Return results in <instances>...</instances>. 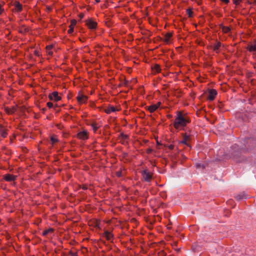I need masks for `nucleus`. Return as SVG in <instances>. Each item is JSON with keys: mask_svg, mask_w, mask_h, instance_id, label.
Segmentation results:
<instances>
[{"mask_svg": "<svg viewBox=\"0 0 256 256\" xmlns=\"http://www.w3.org/2000/svg\"><path fill=\"white\" fill-rule=\"evenodd\" d=\"M191 122V120L187 113L183 110L176 112V116L173 122L174 128L178 130H184L185 128Z\"/></svg>", "mask_w": 256, "mask_h": 256, "instance_id": "obj_1", "label": "nucleus"}, {"mask_svg": "<svg viewBox=\"0 0 256 256\" xmlns=\"http://www.w3.org/2000/svg\"><path fill=\"white\" fill-rule=\"evenodd\" d=\"M242 150L238 144H234L230 147L228 153L226 155V157L228 158H232L238 162V158L240 157Z\"/></svg>", "mask_w": 256, "mask_h": 256, "instance_id": "obj_2", "label": "nucleus"}, {"mask_svg": "<svg viewBox=\"0 0 256 256\" xmlns=\"http://www.w3.org/2000/svg\"><path fill=\"white\" fill-rule=\"evenodd\" d=\"M86 26L90 30H94L97 28L98 24L92 18H88L84 21Z\"/></svg>", "mask_w": 256, "mask_h": 256, "instance_id": "obj_3", "label": "nucleus"}, {"mask_svg": "<svg viewBox=\"0 0 256 256\" xmlns=\"http://www.w3.org/2000/svg\"><path fill=\"white\" fill-rule=\"evenodd\" d=\"M142 176L144 181L150 182L152 179L153 173L148 169H144L142 172Z\"/></svg>", "mask_w": 256, "mask_h": 256, "instance_id": "obj_4", "label": "nucleus"}, {"mask_svg": "<svg viewBox=\"0 0 256 256\" xmlns=\"http://www.w3.org/2000/svg\"><path fill=\"white\" fill-rule=\"evenodd\" d=\"M120 143L124 146H127L129 144L130 136L128 135L121 132L118 136Z\"/></svg>", "mask_w": 256, "mask_h": 256, "instance_id": "obj_5", "label": "nucleus"}, {"mask_svg": "<svg viewBox=\"0 0 256 256\" xmlns=\"http://www.w3.org/2000/svg\"><path fill=\"white\" fill-rule=\"evenodd\" d=\"M14 6V8L12 11L14 12H16L18 13H20L22 12L23 8L22 5L18 1H14L12 4Z\"/></svg>", "mask_w": 256, "mask_h": 256, "instance_id": "obj_6", "label": "nucleus"}, {"mask_svg": "<svg viewBox=\"0 0 256 256\" xmlns=\"http://www.w3.org/2000/svg\"><path fill=\"white\" fill-rule=\"evenodd\" d=\"M48 98L51 100L58 102L62 99L60 96H59L58 92H54L48 95Z\"/></svg>", "mask_w": 256, "mask_h": 256, "instance_id": "obj_7", "label": "nucleus"}, {"mask_svg": "<svg viewBox=\"0 0 256 256\" xmlns=\"http://www.w3.org/2000/svg\"><path fill=\"white\" fill-rule=\"evenodd\" d=\"M182 140H181L180 143L182 144L186 145L190 147L189 144V142L190 140V135L187 134L186 133L182 134Z\"/></svg>", "mask_w": 256, "mask_h": 256, "instance_id": "obj_8", "label": "nucleus"}, {"mask_svg": "<svg viewBox=\"0 0 256 256\" xmlns=\"http://www.w3.org/2000/svg\"><path fill=\"white\" fill-rule=\"evenodd\" d=\"M2 178L6 182H10L15 181L16 180L17 176L12 174H7L4 175Z\"/></svg>", "mask_w": 256, "mask_h": 256, "instance_id": "obj_9", "label": "nucleus"}, {"mask_svg": "<svg viewBox=\"0 0 256 256\" xmlns=\"http://www.w3.org/2000/svg\"><path fill=\"white\" fill-rule=\"evenodd\" d=\"M208 99L209 100L212 101L215 99L218 93L216 90L214 89H209L208 90Z\"/></svg>", "mask_w": 256, "mask_h": 256, "instance_id": "obj_10", "label": "nucleus"}, {"mask_svg": "<svg viewBox=\"0 0 256 256\" xmlns=\"http://www.w3.org/2000/svg\"><path fill=\"white\" fill-rule=\"evenodd\" d=\"M17 110V106H12L10 108L6 106L4 107V112L8 114H14Z\"/></svg>", "mask_w": 256, "mask_h": 256, "instance_id": "obj_11", "label": "nucleus"}, {"mask_svg": "<svg viewBox=\"0 0 256 256\" xmlns=\"http://www.w3.org/2000/svg\"><path fill=\"white\" fill-rule=\"evenodd\" d=\"M246 48L250 52H256V40H254L252 42L248 44Z\"/></svg>", "mask_w": 256, "mask_h": 256, "instance_id": "obj_12", "label": "nucleus"}, {"mask_svg": "<svg viewBox=\"0 0 256 256\" xmlns=\"http://www.w3.org/2000/svg\"><path fill=\"white\" fill-rule=\"evenodd\" d=\"M8 129L4 128V126L0 124V135L2 138H6L8 136Z\"/></svg>", "mask_w": 256, "mask_h": 256, "instance_id": "obj_13", "label": "nucleus"}, {"mask_svg": "<svg viewBox=\"0 0 256 256\" xmlns=\"http://www.w3.org/2000/svg\"><path fill=\"white\" fill-rule=\"evenodd\" d=\"M102 236L105 238L106 240L112 242L114 240L113 234L108 230L104 231L102 234Z\"/></svg>", "mask_w": 256, "mask_h": 256, "instance_id": "obj_14", "label": "nucleus"}, {"mask_svg": "<svg viewBox=\"0 0 256 256\" xmlns=\"http://www.w3.org/2000/svg\"><path fill=\"white\" fill-rule=\"evenodd\" d=\"M76 24V20L74 19L70 20V24L69 26V29L68 30V34H72L74 31V28Z\"/></svg>", "mask_w": 256, "mask_h": 256, "instance_id": "obj_15", "label": "nucleus"}, {"mask_svg": "<svg viewBox=\"0 0 256 256\" xmlns=\"http://www.w3.org/2000/svg\"><path fill=\"white\" fill-rule=\"evenodd\" d=\"M152 71L154 74L160 73L161 72V68L160 65L158 64H154L152 66Z\"/></svg>", "mask_w": 256, "mask_h": 256, "instance_id": "obj_16", "label": "nucleus"}, {"mask_svg": "<svg viewBox=\"0 0 256 256\" xmlns=\"http://www.w3.org/2000/svg\"><path fill=\"white\" fill-rule=\"evenodd\" d=\"M172 36V32H167L164 36L163 41L166 44H169L170 42L171 38Z\"/></svg>", "mask_w": 256, "mask_h": 256, "instance_id": "obj_17", "label": "nucleus"}, {"mask_svg": "<svg viewBox=\"0 0 256 256\" xmlns=\"http://www.w3.org/2000/svg\"><path fill=\"white\" fill-rule=\"evenodd\" d=\"M88 137V132L86 130L81 128V140H86Z\"/></svg>", "mask_w": 256, "mask_h": 256, "instance_id": "obj_18", "label": "nucleus"}, {"mask_svg": "<svg viewBox=\"0 0 256 256\" xmlns=\"http://www.w3.org/2000/svg\"><path fill=\"white\" fill-rule=\"evenodd\" d=\"M118 110L116 108L112 105H108V106L104 110V112L107 114H110L112 112H115Z\"/></svg>", "mask_w": 256, "mask_h": 256, "instance_id": "obj_19", "label": "nucleus"}, {"mask_svg": "<svg viewBox=\"0 0 256 256\" xmlns=\"http://www.w3.org/2000/svg\"><path fill=\"white\" fill-rule=\"evenodd\" d=\"M88 224L90 226L99 228L100 224V221L98 220L94 219L90 222Z\"/></svg>", "mask_w": 256, "mask_h": 256, "instance_id": "obj_20", "label": "nucleus"}, {"mask_svg": "<svg viewBox=\"0 0 256 256\" xmlns=\"http://www.w3.org/2000/svg\"><path fill=\"white\" fill-rule=\"evenodd\" d=\"M234 198L237 200H241L243 199H246L248 198V196L244 192H240L238 194H236L235 196H234Z\"/></svg>", "mask_w": 256, "mask_h": 256, "instance_id": "obj_21", "label": "nucleus"}, {"mask_svg": "<svg viewBox=\"0 0 256 256\" xmlns=\"http://www.w3.org/2000/svg\"><path fill=\"white\" fill-rule=\"evenodd\" d=\"M220 28L222 29L224 34H230L231 33L232 28L229 26H226L222 24L220 25Z\"/></svg>", "mask_w": 256, "mask_h": 256, "instance_id": "obj_22", "label": "nucleus"}, {"mask_svg": "<svg viewBox=\"0 0 256 256\" xmlns=\"http://www.w3.org/2000/svg\"><path fill=\"white\" fill-rule=\"evenodd\" d=\"M222 44L220 42H216L213 46V50L216 53L218 54L220 52V49L222 46Z\"/></svg>", "mask_w": 256, "mask_h": 256, "instance_id": "obj_23", "label": "nucleus"}, {"mask_svg": "<svg viewBox=\"0 0 256 256\" xmlns=\"http://www.w3.org/2000/svg\"><path fill=\"white\" fill-rule=\"evenodd\" d=\"M145 108L150 113H153L158 109L156 105H155L154 104H152L149 106H146Z\"/></svg>", "mask_w": 256, "mask_h": 256, "instance_id": "obj_24", "label": "nucleus"}, {"mask_svg": "<svg viewBox=\"0 0 256 256\" xmlns=\"http://www.w3.org/2000/svg\"><path fill=\"white\" fill-rule=\"evenodd\" d=\"M50 144L54 146L59 142V140L58 136L55 134H52L50 136Z\"/></svg>", "mask_w": 256, "mask_h": 256, "instance_id": "obj_25", "label": "nucleus"}, {"mask_svg": "<svg viewBox=\"0 0 256 256\" xmlns=\"http://www.w3.org/2000/svg\"><path fill=\"white\" fill-rule=\"evenodd\" d=\"M54 47V44H50V45L46 46V52L47 54H48L50 56H52L53 54V52L52 51V49Z\"/></svg>", "mask_w": 256, "mask_h": 256, "instance_id": "obj_26", "label": "nucleus"}, {"mask_svg": "<svg viewBox=\"0 0 256 256\" xmlns=\"http://www.w3.org/2000/svg\"><path fill=\"white\" fill-rule=\"evenodd\" d=\"M54 232V229L52 228H49L47 230H44L42 232V236H46L49 234H52Z\"/></svg>", "mask_w": 256, "mask_h": 256, "instance_id": "obj_27", "label": "nucleus"}, {"mask_svg": "<svg viewBox=\"0 0 256 256\" xmlns=\"http://www.w3.org/2000/svg\"><path fill=\"white\" fill-rule=\"evenodd\" d=\"M90 125H91L92 128L94 132H96L100 126V124H98L96 122H93L90 124Z\"/></svg>", "mask_w": 256, "mask_h": 256, "instance_id": "obj_28", "label": "nucleus"}, {"mask_svg": "<svg viewBox=\"0 0 256 256\" xmlns=\"http://www.w3.org/2000/svg\"><path fill=\"white\" fill-rule=\"evenodd\" d=\"M5 4V2L3 1L0 2V16H2L4 12V6Z\"/></svg>", "mask_w": 256, "mask_h": 256, "instance_id": "obj_29", "label": "nucleus"}, {"mask_svg": "<svg viewBox=\"0 0 256 256\" xmlns=\"http://www.w3.org/2000/svg\"><path fill=\"white\" fill-rule=\"evenodd\" d=\"M88 98L87 96H84L81 94V104L82 103H85L87 101Z\"/></svg>", "mask_w": 256, "mask_h": 256, "instance_id": "obj_30", "label": "nucleus"}, {"mask_svg": "<svg viewBox=\"0 0 256 256\" xmlns=\"http://www.w3.org/2000/svg\"><path fill=\"white\" fill-rule=\"evenodd\" d=\"M196 166L197 168L204 169V168H205L206 166L203 163H197V164H196Z\"/></svg>", "mask_w": 256, "mask_h": 256, "instance_id": "obj_31", "label": "nucleus"}, {"mask_svg": "<svg viewBox=\"0 0 256 256\" xmlns=\"http://www.w3.org/2000/svg\"><path fill=\"white\" fill-rule=\"evenodd\" d=\"M116 175L118 178H120L122 176V168L116 172Z\"/></svg>", "mask_w": 256, "mask_h": 256, "instance_id": "obj_32", "label": "nucleus"}, {"mask_svg": "<svg viewBox=\"0 0 256 256\" xmlns=\"http://www.w3.org/2000/svg\"><path fill=\"white\" fill-rule=\"evenodd\" d=\"M164 146L166 148H168L170 150H172L174 149V145L173 144H165Z\"/></svg>", "mask_w": 256, "mask_h": 256, "instance_id": "obj_33", "label": "nucleus"}, {"mask_svg": "<svg viewBox=\"0 0 256 256\" xmlns=\"http://www.w3.org/2000/svg\"><path fill=\"white\" fill-rule=\"evenodd\" d=\"M16 138V134H13L12 136H10V142L12 143L14 142V140Z\"/></svg>", "mask_w": 256, "mask_h": 256, "instance_id": "obj_34", "label": "nucleus"}, {"mask_svg": "<svg viewBox=\"0 0 256 256\" xmlns=\"http://www.w3.org/2000/svg\"><path fill=\"white\" fill-rule=\"evenodd\" d=\"M187 14H188V17L191 18L192 16L193 12L191 9H188L186 10Z\"/></svg>", "mask_w": 256, "mask_h": 256, "instance_id": "obj_35", "label": "nucleus"}, {"mask_svg": "<svg viewBox=\"0 0 256 256\" xmlns=\"http://www.w3.org/2000/svg\"><path fill=\"white\" fill-rule=\"evenodd\" d=\"M158 256H166V254L164 250H162L158 252Z\"/></svg>", "mask_w": 256, "mask_h": 256, "instance_id": "obj_36", "label": "nucleus"}, {"mask_svg": "<svg viewBox=\"0 0 256 256\" xmlns=\"http://www.w3.org/2000/svg\"><path fill=\"white\" fill-rule=\"evenodd\" d=\"M46 106H47L49 108H52L54 106V104H53V103L52 102H48L46 103Z\"/></svg>", "mask_w": 256, "mask_h": 256, "instance_id": "obj_37", "label": "nucleus"}, {"mask_svg": "<svg viewBox=\"0 0 256 256\" xmlns=\"http://www.w3.org/2000/svg\"><path fill=\"white\" fill-rule=\"evenodd\" d=\"M242 0H233V2L236 6L239 5Z\"/></svg>", "mask_w": 256, "mask_h": 256, "instance_id": "obj_38", "label": "nucleus"}, {"mask_svg": "<svg viewBox=\"0 0 256 256\" xmlns=\"http://www.w3.org/2000/svg\"><path fill=\"white\" fill-rule=\"evenodd\" d=\"M82 188L83 190H88V189H90V186H88V185H86V184H84V185H83L82 186Z\"/></svg>", "mask_w": 256, "mask_h": 256, "instance_id": "obj_39", "label": "nucleus"}, {"mask_svg": "<svg viewBox=\"0 0 256 256\" xmlns=\"http://www.w3.org/2000/svg\"><path fill=\"white\" fill-rule=\"evenodd\" d=\"M56 128L59 129V130H62L63 128H64V126L62 124H57L56 126Z\"/></svg>", "mask_w": 256, "mask_h": 256, "instance_id": "obj_40", "label": "nucleus"}, {"mask_svg": "<svg viewBox=\"0 0 256 256\" xmlns=\"http://www.w3.org/2000/svg\"><path fill=\"white\" fill-rule=\"evenodd\" d=\"M77 101L78 103H80V91H79L78 93V95L76 97Z\"/></svg>", "mask_w": 256, "mask_h": 256, "instance_id": "obj_41", "label": "nucleus"}, {"mask_svg": "<svg viewBox=\"0 0 256 256\" xmlns=\"http://www.w3.org/2000/svg\"><path fill=\"white\" fill-rule=\"evenodd\" d=\"M172 223L170 222L169 223L166 225V228L168 230H170L172 228Z\"/></svg>", "mask_w": 256, "mask_h": 256, "instance_id": "obj_42", "label": "nucleus"}, {"mask_svg": "<svg viewBox=\"0 0 256 256\" xmlns=\"http://www.w3.org/2000/svg\"><path fill=\"white\" fill-rule=\"evenodd\" d=\"M152 152V149L151 148H148L146 150V152L147 154H150Z\"/></svg>", "mask_w": 256, "mask_h": 256, "instance_id": "obj_43", "label": "nucleus"}, {"mask_svg": "<svg viewBox=\"0 0 256 256\" xmlns=\"http://www.w3.org/2000/svg\"><path fill=\"white\" fill-rule=\"evenodd\" d=\"M34 55L35 56H40V52L38 50H34Z\"/></svg>", "mask_w": 256, "mask_h": 256, "instance_id": "obj_44", "label": "nucleus"}, {"mask_svg": "<svg viewBox=\"0 0 256 256\" xmlns=\"http://www.w3.org/2000/svg\"><path fill=\"white\" fill-rule=\"evenodd\" d=\"M46 8L48 12H51L52 10V8L50 6H47Z\"/></svg>", "mask_w": 256, "mask_h": 256, "instance_id": "obj_45", "label": "nucleus"}, {"mask_svg": "<svg viewBox=\"0 0 256 256\" xmlns=\"http://www.w3.org/2000/svg\"><path fill=\"white\" fill-rule=\"evenodd\" d=\"M76 254H77V253H76H76H75V252H70V256H76Z\"/></svg>", "mask_w": 256, "mask_h": 256, "instance_id": "obj_46", "label": "nucleus"}, {"mask_svg": "<svg viewBox=\"0 0 256 256\" xmlns=\"http://www.w3.org/2000/svg\"><path fill=\"white\" fill-rule=\"evenodd\" d=\"M156 105L158 108L162 104V102H158L156 104H154Z\"/></svg>", "mask_w": 256, "mask_h": 256, "instance_id": "obj_47", "label": "nucleus"}, {"mask_svg": "<svg viewBox=\"0 0 256 256\" xmlns=\"http://www.w3.org/2000/svg\"><path fill=\"white\" fill-rule=\"evenodd\" d=\"M220 0L226 4H228L230 2L229 0Z\"/></svg>", "mask_w": 256, "mask_h": 256, "instance_id": "obj_48", "label": "nucleus"}, {"mask_svg": "<svg viewBox=\"0 0 256 256\" xmlns=\"http://www.w3.org/2000/svg\"><path fill=\"white\" fill-rule=\"evenodd\" d=\"M80 250H81V252H84L85 250H86V248H84V247H82V246H81Z\"/></svg>", "mask_w": 256, "mask_h": 256, "instance_id": "obj_49", "label": "nucleus"}, {"mask_svg": "<svg viewBox=\"0 0 256 256\" xmlns=\"http://www.w3.org/2000/svg\"><path fill=\"white\" fill-rule=\"evenodd\" d=\"M70 116L69 115V114H66V116H64V118H70Z\"/></svg>", "mask_w": 256, "mask_h": 256, "instance_id": "obj_50", "label": "nucleus"}, {"mask_svg": "<svg viewBox=\"0 0 256 256\" xmlns=\"http://www.w3.org/2000/svg\"><path fill=\"white\" fill-rule=\"evenodd\" d=\"M77 138H80V132L77 133Z\"/></svg>", "mask_w": 256, "mask_h": 256, "instance_id": "obj_51", "label": "nucleus"}, {"mask_svg": "<svg viewBox=\"0 0 256 256\" xmlns=\"http://www.w3.org/2000/svg\"><path fill=\"white\" fill-rule=\"evenodd\" d=\"M84 14L82 12H81V16H80L81 20L84 18Z\"/></svg>", "mask_w": 256, "mask_h": 256, "instance_id": "obj_52", "label": "nucleus"}, {"mask_svg": "<svg viewBox=\"0 0 256 256\" xmlns=\"http://www.w3.org/2000/svg\"><path fill=\"white\" fill-rule=\"evenodd\" d=\"M95 1H96V3H98V2H101V0H95Z\"/></svg>", "mask_w": 256, "mask_h": 256, "instance_id": "obj_53", "label": "nucleus"}, {"mask_svg": "<svg viewBox=\"0 0 256 256\" xmlns=\"http://www.w3.org/2000/svg\"><path fill=\"white\" fill-rule=\"evenodd\" d=\"M24 31L25 32H28V28H24Z\"/></svg>", "mask_w": 256, "mask_h": 256, "instance_id": "obj_54", "label": "nucleus"}, {"mask_svg": "<svg viewBox=\"0 0 256 256\" xmlns=\"http://www.w3.org/2000/svg\"><path fill=\"white\" fill-rule=\"evenodd\" d=\"M231 202H233V201L232 200H229L228 202V203H230Z\"/></svg>", "mask_w": 256, "mask_h": 256, "instance_id": "obj_55", "label": "nucleus"}, {"mask_svg": "<svg viewBox=\"0 0 256 256\" xmlns=\"http://www.w3.org/2000/svg\"><path fill=\"white\" fill-rule=\"evenodd\" d=\"M84 48H85V49L88 50V48H86V46H84ZM86 50H84V52H86Z\"/></svg>", "mask_w": 256, "mask_h": 256, "instance_id": "obj_56", "label": "nucleus"}, {"mask_svg": "<svg viewBox=\"0 0 256 256\" xmlns=\"http://www.w3.org/2000/svg\"><path fill=\"white\" fill-rule=\"evenodd\" d=\"M128 82V81L126 80L125 82H124V84L126 85L127 84V83Z\"/></svg>", "mask_w": 256, "mask_h": 256, "instance_id": "obj_57", "label": "nucleus"}, {"mask_svg": "<svg viewBox=\"0 0 256 256\" xmlns=\"http://www.w3.org/2000/svg\"><path fill=\"white\" fill-rule=\"evenodd\" d=\"M177 252H179L180 250V248H178L176 250Z\"/></svg>", "mask_w": 256, "mask_h": 256, "instance_id": "obj_58", "label": "nucleus"}, {"mask_svg": "<svg viewBox=\"0 0 256 256\" xmlns=\"http://www.w3.org/2000/svg\"><path fill=\"white\" fill-rule=\"evenodd\" d=\"M168 118H170V117H171V115H168Z\"/></svg>", "mask_w": 256, "mask_h": 256, "instance_id": "obj_59", "label": "nucleus"}, {"mask_svg": "<svg viewBox=\"0 0 256 256\" xmlns=\"http://www.w3.org/2000/svg\"><path fill=\"white\" fill-rule=\"evenodd\" d=\"M78 16L80 17V14H78Z\"/></svg>", "mask_w": 256, "mask_h": 256, "instance_id": "obj_60", "label": "nucleus"}, {"mask_svg": "<svg viewBox=\"0 0 256 256\" xmlns=\"http://www.w3.org/2000/svg\"><path fill=\"white\" fill-rule=\"evenodd\" d=\"M82 28H81V29H80L81 32H82Z\"/></svg>", "mask_w": 256, "mask_h": 256, "instance_id": "obj_61", "label": "nucleus"}]
</instances>
